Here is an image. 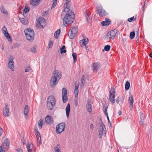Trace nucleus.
Returning <instances> with one entry per match:
<instances>
[{"instance_id": "nucleus-1", "label": "nucleus", "mask_w": 152, "mask_h": 152, "mask_svg": "<svg viewBox=\"0 0 152 152\" xmlns=\"http://www.w3.org/2000/svg\"><path fill=\"white\" fill-rule=\"evenodd\" d=\"M61 77V71L55 70L53 72L50 82V86L53 87L57 84Z\"/></svg>"}, {"instance_id": "nucleus-2", "label": "nucleus", "mask_w": 152, "mask_h": 152, "mask_svg": "<svg viewBox=\"0 0 152 152\" xmlns=\"http://www.w3.org/2000/svg\"><path fill=\"white\" fill-rule=\"evenodd\" d=\"M74 14L72 12H69L64 17L63 25L64 26L67 27L70 25L74 21Z\"/></svg>"}, {"instance_id": "nucleus-3", "label": "nucleus", "mask_w": 152, "mask_h": 152, "mask_svg": "<svg viewBox=\"0 0 152 152\" xmlns=\"http://www.w3.org/2000/svg\"><path fill=\"white\" fill-rule=\"evenodd\" d=\"M56 103V99L53 96H50L47 101V107L49 110H52L55 106Z\"/></svg>"}, {"instance_id": "nucleus-4", "label": "nucleus", "mask_w": 152, "mask_h": 152, "mask_svg": "<svg viewBox=\"0 0 152 152\" xmlns=\"http://www.w3.org/2000/svg\"><path fill=\"white\" fill-rule=\"evenodd\" d=\"M24 32L27 39L30 42L32 41L34 36V31L31 29L27 28L24 30Z\"/></svg>"}, {"instance_id": "nucleus-5", "label": "nucleus", "mask_w": 152, "mask_h": 152, "mask_svg": "<svg viewBox=\"0 0 152 152\" xmlns=\"http://www.w3.org/2000/svg\"><path fill=\"white\" fill-rule=\"evenodd\" d=\"M116 32L115 30H112L108 32L105 38L106 41H109L114 39L115 36Z\"/></svg>"}, {"instance_id": "nucleus-6", "label": "nucleus", "mask_w": 152, "mask_h": 152, "mask_svg": "<svg viewBox=\"0 0 152 152\" xmlns=\"http://www.w3.org/2000/svg\"><path fill=\"white\" fill-rule=\"evenodd\" d=\"M65 124L61 123L58 125L56 127V132L57 134H60L63 132L65 129Z\"/></svg>"}, {"instance_id": "nucleus-7", "label": "nucleus", "mask_w": 152, "mask_h": 152, "mask_svg": "<svg viewBox=\"0 0 152 152\" xmlns=\"http://www.w3.org/2000/svg\"><path fill=\"white\" fill-rule=\"evenodd\" d=\"M106 130L104 124H101L99 129V137L100 138L102 137V135L105 134Z\"/></svg>"}, {"instance_id": "nucleus-8", "label": "nucleus", "mask_w": 152, "mask_h": 152, "mask_svg": "<svg viewBox=\"0 0 152 152\" xmlns=\"http://www.w3.org/2000/svg\"><path fill=\"white\" fill-rule=\"evenodd\" d=\"M37 23L38 27L39 28H44L46 26V22L45 19L42 18H39L37 19Z\"/></svg>"}, {"instance_id": "nucleus-9", "label": "nucleus", "mask_w": 152, "mask_h": 152, "mask_svg": "<svg viewBox=\"0 0 152 152\" xmlns=\"http://www.w3.org/2000/svg\"><path fill=\"white\" fill-rule=\"evenodd\" d=\"M115 88L113 87L112 88L111 90L110 91V100L113 104L115 101Z\"/></svg>"}, {"instance_id": "nucleus-10", "label": "nucleus", "mask_w": 152, "mask_h": 152, "mask_svg": "<svg viewBox=\"0 0 152 152\" xmlns=\"http://www.w3.org/2000/svg\"><path fill=\"white\" fill-rule=\"evenodd\" d=\"M70 30L68 33V35L71 39H73L77 32V28L75 27L71 28Z\"/></svg>"}, {"instance_id": "nucleus-11", "label": "nucleus", "mask_w": 152, "mask_h": 152, "mask_svg": "<svg viewBox=\"0 0 152 152\" xmlns=\"http://www.w3.org/2000/svg\"><path fill=\"white\" fill-rule=\"evenodd\" d=\"M10 145L9 140L8 139L6 138L4 139L1 146L4 149V151H7Z\"/></svg>"}, {"instance_id": "nucleus-12", "label": "nucleus", "mask_w": 152, "mask_h": 152, "mask_svg": "<svg viewBox=\"0 0 152 152\" xmlns=\"http://www.w3.org/2000/svg\"><path fill=\"white\" fill-rule=\"evenodd\" d=\"M62 99L64 103H65L68 101L67 90L64 88L62 90Z\"/></svg>"}, {"instance_id": "nucleus-13", "label": "nucleus", "mask_w": 152, "mask_h": 152, "mask_svg": "<svg viewBox=\"0 0 152 152\" xmlns=\"http://www.w3.org/2000/svg\"><path fill=\"white\" fill-rule=\"evenodd\" d=\"M26 148L28 152H36V148L32 142L28 143L26 145Z\"/></svg>"}, {"instance_id": "nucleus-14", "label": "nucleus", "mask_w": 152, "mask_h": 152, "mask_svg": "<svg viewBox=\"0 0 152 152\" xmlns=\"http://www.w3.org/2000/svg\"><path fill=\"white\" fill-rule=\"evenodd\" d=\"M2 31L4 36L7 38L8 41L11 42L12 41L11 38L8 33L7 28L5 26H4L2 28Z\"/></svg>"}, {"instance_id": "nucleus-15", "label": "nucleus", "mask_w": 152, "mask_h": 152, "mask_svg": "<svg viewBox=\"0 0 152 152\" xmlns=\"http://www.w3.org/2000/svg\"><path fill=\"white\" fill-rule=\"evenodd\" d=\"M13 60V57L12 56H10L9 57V61L8 64L9 68L13 71L14 70V62Z\"/></svg>"}, {"instance_id": "nucleus-16", "label": "nucleus", "mask_w": 152, "mask_h": 152, "mask_svg": "<svg viewBox=\"0 0 152 152\" xmlns=\"http://www.w3.org/2000/svg\"><path fill=\"white\" fill-rule=\"evenodd\" d=\"M100 67V65L98 63H94L92 64L91 68L94 72H97Z\"/></svg>"}, {"instance_id": "nucleus-17", "label": "nucleus", "mask_w": 152, "mask_h": 152, "mask_svg": "<svg viewBox=\"0 0 152 152\" xmlns=\"http://www.w3.org/2000/svg\"><path fill=\"white\" fill-rule=\"evenodd\" d=\"M3 114L4 115L5 117H7L9 116V107L7 104H5V107L3 109Z\"/></svg>"}, {"instance_id": "nucleus-18", "label": "nucleus", "mask_w": 152, "mask_h": 152, "mask_svg": "<svg viewBox=\"0 0 152 152\" xmlns=\"http://www.w3.org/2000/svg\"><path fill=\"white\" fill-rule=\"evenodd\" d=\"M45 120L46 123L49 125L52 124L53 122V118L52 117L49 115H48L45 117Z\"/></svg>"}, {"instance_id": "nucleus-19", "label": "nucleus", "mask_w": 152, "mask_h": 152, "mask_svg": "<svg viewBox=\"0 0 152 152\" xmlns=\"http://www.w3.org/2000/svg\"><path fill=\"white\" fill-rule=\"evenodd\" d=\"M35 132L38 142V145L39 146L41 144V138L40 134L37 130L35 129Z\"/></svg>"}, {"instance_id": "nucleus-20", "label": "nucleus", "mask_w": 152, "mask_h": 152, "mask_svg": "<svg viewBox=\"0 0 152 152\" xmlns=\"http://www.w3.org/2000/svg\"><path fill=\"white\" fill-rule=\"evenodd\" d=\"M66 3L64 4V11L68 12L69 11V6L71 4V0H65Z\"/></svg>"}, {"instance_id": "nucleus-21", "label": "nucleus", "mask_w": 152, "mask_h": 152, "mask_svg": "<svg viewBox=\"0 0 152 152\" xmlns=\"http://www.w3.org/2000/svg\"><path fill=\"white\" fill-rule=\"evenodd\" d=\"M98 13L99 16L100 17L105 16L106 15V12L101 7H99L97 8Z\"/></svg>"}, {"instance_id": "nucleus-22", "label": "nucleus", "mask_w": 152, "mask_h": 152, "mask_svg": "<svg viewBox=\"0 0 152 152\" xmlns=\"http://www.w3.org/2000/svg\"><path fill=\"white\" fill-rule=\"evenodd\" d=\"M75 88L74 89V93L75 96L77 98L78 96V94L79 92L78 87L79 86V83L78 82H76L75 83Z\"/></svg>"}, {"instance_id": "nucleus-23", "label": "nucleus", "mask_w": 152, "mask_h": 152, "mask_svg": "<svg viewBox=\"0 0 152 152\" xmlns=\"http://www.w3.org/2000/svg\"><path fill=\"white\" fill-rule=\"evenodd\" d=\"M88 42V38H84L83 39L80 41V44L81 47H83V45H87Z\"/></svg>"}, {"instance_id": "nucleus-24", "label": "nucleus", "mask_w": 152, "mask_h": 152, "mask_svg": "<svg viewBox=\"0 0 152 152\" xmlns=\"http://www.w3.org/2000/svg\"><path fill=\"white\" fill-rule=\"evenodd\" d=\"M111 23L110 20L107 18H106L105 21H103L101 22V25L102 26L106 25H109Z\"/></svg>"}, {"instance_id": "nucleus-25", "label": "nucleus", "mask_w": 152, "mask_h": 152, "mask_svg": "<svg viewBox=\"0 0 152 152\" xmlns=\"http://www.w3.org/2000/svg\"><path fill=\"white\" fill-rule=\"evenodd\" d=\"M129 106L132 108L134 102V99L132 96H131L129 98L128 100Z\"/></svg>"}, {"instance_id": "nucleus-26", "label": "nucleus", "mask_w": 152, "mask_h": 152, "mask_svg": "<svg viewBox=\"0 0 152 152\" xmlns=\"http://www.w3.org/2000/svg\"><path fill=\"white\" fill-rule=\"evenodd\" d=\"M40 0H32L30 1V3L33 6H36L39 4Z\"/></svg>"}, {"instance_id": "nucleus-27", "label": "nucleus", "mask_w": 152, "mask_h": 152, "mask_svg": "<svg viewBox=\"0 0 152 152\" xmlns=\"http://www.w3.org/2000/svg\"><path fill=\"white\" fill-rule=\"evenodd\" d=\"M19 20L20 21V22L24 25H27L28 23V21L26 18H20Z\"/></svg>"}, {"instance_id": "nucleus-28", "label": "nucleus", "mask_w": 152, "mask_h": 152, "mask_svg": "<svg viewBox=\"0 0 152 152\" xmlns=\"http://www.w3.org/2000/svg\"><path fill=\"white\" fill-rule=\"evenodd\" d=\"M29 110V107L28 105H26L24 110V114L26 118L27 117L28 113Z\"/></svg>"}, {"instance_id": "nucleus-29", "label": "nucleus", "mask_w": 152, "mask_h": 152, "mask_svg": "<svg viewBox=\"0 0 152 152\" xmlns=\"http://www.w3.org/2000/svg\"><path fill=\"white\" fill-rule=\"evenodd\" d=\"M86 108L88 111L90 113L92 111V105L90 104V101H89V102L87 103L86 105Z\"/></svg>"}, {"instance_id": "nucleus-30", "label": "nucleus", "mask_w": 152, "mask_h": 152, "mask_svg": "<svg viewBox=\"0 0 152 152\" xmlns=\"http://www.w3.org/2000/svg\"><path fill=\"white\" fill-rule=\"evenodd\" d=\"M70 107L69 104V103L67 104L66 108V116L68 118L69 116V113L70 112Z\"/></svg>"}, {"instance_id": "nucleus-31", "label": "nucleus", "mask_w": 152, "mask_h": 152, "mask_svg": "<svg viewBox=\"0 0 152 152\" xmlns=\"http://www.w3.org/2000/svg\"><path fill=\"white\" fill-rule=\"evenodd\" d=\"M85 16L86 20L88 22L90 19V12L88 11H87L85 12Z\"/></svg>"}, {"instance_id": "nucleus-32", "label": "nucleus", "mask_w": 152, "mask_h": 152, "mask_svg": "<svg viewBox=\"0 0 152 152\" xmlns=\"http://www.w3.org/2000/svg\"><path fill=\"white\" fill-rule=\"evenodd\" d=\"M43 119H41L38 123V127L40 129H41L42 128V126L43 124Z\"/></svg>"}, {"instance_id": "nucleus-33", "label": "nucleus", "mask_w": 152, "mask_h": 152, "mask_svg": "<svg viewBox=\"0 0 152 152\" xmlns=\"http://www.w3.org/2000/svg\"><path fill=\"white\" fill-rule=\"evenodd\" d=\"M60 33V30L58 29L54 33V36L56 39H58L59 37Z\"/></svg>"}, {"instance_id": "nucleus-34", "label": "nucleus", "mask_w": 152, "mask_h": 152, "mask_svg": "<svg viewBox=\"0 0 152 152\" xmlns=\"http://www.w3.org/2000/svg\"><path fill=\"white\" fill-rule=\"evenodd\" d=\"M103 110L104 111V113L105 115H107V114H108L107 112L108 107L104 105H103Z\"/></svg>"}, {"instance_id": "nucleus-35", "label": "nucleus", "mask_w": 152, "mask_h": 152, "mask_svg": "<svg viewBox=\"0 0 152 152\" xmlns=\"http://www.w3.org/2000/svg\"><path fill=\"white\" fill-rule=\"evenodd\" d=\"M65 46L64 45H63L62 48L60 49L61 50V54L63 53H65L66 52V50H65Z\"/></svg>"}, {"instance_id": "nucleus-36", "label": "nucleus", "mask_w": 152, "mask_h": 152, "mask_svg": "<svg viewBox=\"0 0 152 152\" xmlns=\"http://www.w3.org/2000/svg\"><path fill=\"white\" fill-rule=\"evenodd\" d=\"M130 86V83L129 82L126 81L125 86V88L126 90H128L129 89Z\"/></svg>"}, {"instance_id": "nucleus-37", "label": "nucleus", "mask_w": 152, "mask_h": 152, "mask_svg": "<svg viewBox=\"0 0 152 152\" xmlns=\"http://www.w3.org/2000/svg\"><path fill=\"white\" fill-rule=\"evenodd\" d=\"M55 152H61L60 148L59 145H57L54 148Z\"/></svg>"}, {"instance_id": "nucleus-38", "label": "nucleus", "mask_w": 152, "mask_h": 152, "mask_svg": "<svg viewBox=\"0 0 152 152\" xmlns=\"http://www.w3.org/2000/svg\"><path fill=\"white\" fill-rule=\"evenodd\" d=\"M135 36V33L134 31L131 32L130 34V38L132 39L134 38Z\"/></svg>"}, {"instance_id": "nucleus-39", "label": "nucleus", "mask_w": 152, "mask_h": 152, "mask_svg": "<svg viewBox=\"0 0 152 152\" xmlns=\"http://www.w3.org/2000/svg\"><path fill=\"white\" fill-rule=\"evenodd\" d=\"M57 0H53V4L51 7V9L54 8L56 5Z\"/></svg>"}, {"instance_id": "nucleus-40", "label": "nucleus", "mask_w": 152, "mask_h": 152, "mask_svg": "<svg viewBox=\"0 0 152 152\" xmlns=\"http://www.w3.org/2000/svg\"><path fill=\"white\" fill-rule=\"evenodd\" d=\"M72 56L73 58L74 63H75L77 60V56L76 54L75 53H73Z\"/></svg>"}, {"instance_id": "nucleus-41", "label": "nucleus", "mask_w": 152, "mask_h": 152, "mask_svg": "<svg viewBox=\"0 0 152 152\" xmlns=\"http://www.w3.org/2000/svg\"><path fill=\"white\" fill-rule=\"evenodd\" d=\"M85 76L84 75H83L81 81V85L83 86L85 82Z\"/></svg>"}, {"instance_id": "nucleus-42", "label": "nucleus", "mask_w": 152, "mask_h": 152, "mask_svg": "<svg viewBox=\"0 0 152 152\" xmlns=\"http://www.w3.org/2000/svg\"><path fill=\"white\" fill-rule=\"evenodd\" d=\"M110 48V46L109 45H106L104 47V49L106 51H109Z\"/></svg>"}, {"instance_id": "nucleus-43", "label": "nucleus", "mask_w": 152, "mask_h": 152, "mask_svg": "<svg viewBox=\"0 0 152 152\" xmlns=\"http://www.w3.org/2000/svg\"><path fill=\"white\" fill-rule=\"evenodd\" d=\"M1 11L4 14L7 15V12L3 7H2L1 9Z\"/></svg>"}, {"instance_id": "nucleus-44", "label": "nucleus", "mask_w": 152, "mask_h": 152, "mask_svg": "<svg viewBox=\"0 0 152 152\" xmlns=\"http://www.w3.org/2000/svg\"><path fill=\"white\" fill-rule=\"evenodd\" d=\"M30 51L32 53H35L37 52L36 49L35 47H32L31 48Z\"/></svg>"}, {"instance_id": "nucleus-45", "label": "nucleus", "mask_w": 152, "mask_h": 152, "mask_svg": "<svg viewBox=\"0 0 152 152\" xmlns=\"http://www.w3.org/2000/svg\"><path fill=\"white\" fill-rule=\"evenodd\" d=\"M136 19L134 18V17L133 16L132 17L129 18L128 19V20L129 22H131L132 21H134L136 20Z\"/></svg>"}, {"instance_id": "nucleus-46", "label": "nucleus", "mask_w": 152, "mask_h": 152, "mask_svg": "<svg viewBox=\"0 0 152 152\" xmlns=\"http://www.w3.org/2000/svg\"><path fill=\"white\" fill-rule=\"evenodd\" d=\"M29 11V8L27 7H25V8L24 9V11L25 13H27Z\"/></svg>"}, {"instance_id": "nucleus-47", "label": "nucleus", "mask_w": 152, "mask_h": 152, "mask_svg": "<svg viewBox=\"0 0 152 152\" xmlns=\"http://www.w3.org/2000/svg\"><path fill=\"white\" fill-rule=\"evenodd\" d=\"M32 69L30 66L27 67L25 69V72H28L31 70Z\"/></svg>"}, {"instance_id": "nucleus-48", "label": "nucleus", "mask_w": 152, "mask_h": 152, "mask_svg": "<svg viewBox=\"0 0 152 152\" xmlns=\"http://www.w3.org/2000/svg\"><path fill=\"white\" fill-rule=\"evenodd\" d=\"M48 45L49 48H50L53 46V42L52 41H50L48 43Z\"/></svg>"}, {"instance_id": "nucleus-49", "label": "nucleus", "mask_w": 152, "mask_h": 152, "mask_svg": "<svg viewBox=\"0 0 152 152\" xmlns=\"http://www.w3.org/2000/svg\"><path fill=\"white\" fill-rule=\"evenodd\" d=\"M3 133V130L1 127H0V137L1 136Z\"/></svg>"}, {"instance_id": "nucleus-50", "label": "nucleus", "mask_w": 152, "mask_h": 152, "mask_svg": "<svg viewBox=\"0 0 152 152\" xmlns=\"http://www.w3.org/2000/svg\"><path fill=\"white\" fill-rule=\"evenodd\" d=\"M6 151H4V149L1 147V146H0V152H6Z\"/></svg>"}, {"instance_id": "nucleus-51", "label": "nucleus", "mask_w": 152, "mask_h": 152, "mask_svg": "<svg viewBox=\"0 0 152 152\" xmlns=\"http://www.w3.org/2000/svg\"><path fill=\"white\" fill-rule=\"evenodd\" d=\"M120 101V98L119 96H118L117 97V99H116V102L118 104Z\"/></svg>"}, {"instance_id": "nucleus-52", "label": "nucleus", "mask_w": 152, "mask_h": 152, "mask_svg": "<svg viewBox=\"0 0 152 152\" xmlns=\"http://www.w3.org/2000/svg\"><path fill=\"white\" fill-rule=\"evenodd\" d=\"M84 46H85L86 49L87 50V52H88L89 51V50L88 47V46L87 45H84Z\"/></svg>"}, {"instance_id": "nucleus-53", "label": "nucleus", "mask_w": 152, "mask_h": 152, "mask_svg": "<svg viewBox=\"0 0 152 152\" xmlns=\"http://www.w3.org/2000/svg\"><path fill=\"white\" fill-rule=\"evenodd\" d=\"M16 152H23V150L19 148L17 150Z\"/></svg>"}, {"instance_id": "nucleus-54", "label": "nucleus", "mask_w": 152, "mask_h": 152, "mask_svg": "<svg viewBox=\"0 0 152 152\" xmlns=\"http://www.w3.org/2000/svg\"><path fill=\"white\" fill-rule=\"evenodd\" d=\"M136 38H137V40L136 41V42H137V41H139V32L137 33Z\"/></svg>"}, {"instance_id": "nucleus-55", "label": "nucleus", "mask_w": 152, "mask_h": 152, "mask_svg": "<svg viewBox=\"0 0 152 152\" xmlns=\"http://www.w3.org/2000/svg\"><path fill=\"white\" fill-rule=\"evenodd\" d=\"M94 125L93 124H91L90 125V128L91 129H94Z\"/></svg>"}, {"instance_id": "nucleus-56", "label": "nucleus", "mask_w": 152, "mask_h": 152, "mask_svg": "<svg viewBox=\"0 0 152 152\" xmlns=\"http://www.w3.org/2000/svg\"><path fill=\"white\" fill-rule=\"evenodd\" d=\"M75 104L76 106H77L78 105V103H77V100H75Z\"/></svg>"}, {"instance_id": "nucleus-57", "label": "nucleus", "mask_w": 152, "mask_h": 152, "mask_svg": "<svg viewBox=\"0 0 152 152\" xmlns=\"http://www.w3.org/2000/svg\"><path fill=\"white\" fill-rule=\"evenodd\" d=\"M149 56L150 57H151L152 58V53H151L150 54Z\"/></svg>"}, {"instance_id": "nucleus-58", "label": "nucleus", "mask_w": 152, "mask_h": 152, "mask_svg": "<svg viewBox=\"0 0 152 152\" xmlns=\"http://www.w3.org/2000/svg\"><path fill=\"white\" fill-rule=\"evenodd\" d=\"M107 116V118L108 120V121H109V117H108V114H107V115H106Z\"/></svg>"}, {"instance_id": "nucleus-59", "label": "nucleus", "mask_w": 152, "mask_h": 152, "mask_svg": "<svg viewBox=\"0 0 152 152\" xmlns=\"http://www.w3.org/2000/svg\"><path fill=\"white\" fill-rule=\"evenodd\" d=\"M143 123V122L142 121H140V125H141Z\"/></svg>"}, {"instance_id": "nucleus-60", "label": "nucleus", "mask_w": 152, "mask_h": 152, "mask_svg": "<svg viewBox=\"0 0 152 152\" xmlns=\"http://www.w3.org/2000/svg\"><path fill=\"white\" fill-rule=\"evenodd\" d=\"M119 112H120V115L121 113V111H120Z\"/></svg>"}, {"instance_id": "nucleus-61", "label": "nucleus", "mask_w": 152, "mask_h": 152, "mask_svg": "<svg viewBox=\"0 0 152 152\" xmlns=\"http://www.w3.org/2000/svg\"><path fill=\"white\" fill-rule=\"evenodd\" d=\"M119 112H120V115L121 113V111H120Z\"/></svg>"}, {"instance_id": "nucleus-62", "label": "nucleus", "mask_w": 152, "mask_h": 152, "mask_svg": "<svg viewBox=\"0 0 152 152\" xmlns=\"http://www.w3.org/2000/svg\"><path fill=\"white\" fill-rule=\"evenodd\" d=\"M23 145H24L25 144V143L24 142H23Z\"/></svg>"}, {"instance_id": "nucleus-63", "label": "nucleus", "mask_w": 152, "mask_h": 152, "mask_svg": "<svg viewBox=\"0 0 152 152\" xmlns=\"http://www.w3.org/2000/svg\"><path fill=\"white\" fill-rule=\"evenodd\" d=\"M2 49H3V48H2Z\"/></svg>"}, {"instance_id": "nucleus-64", "label": "nucleus", "mask_w": 152, "mask_h": 152, "mask_svg": "<svg viewBox=\"0 0 152 152\" xmlns=\"http://www.w3.org/2000/svg\"><path fill=\"white\" fill-rule=\"evenodd\" d=\"M118 152H119V151H118Z\"/></svg>"}]
</instances>
